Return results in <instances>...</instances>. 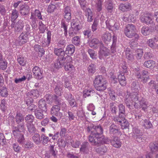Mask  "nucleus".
<instances>
[{
	"label": "nucleus",
	"instance_id": "nucleus-1",
	"mask_svg": "<svg viewBox=\"0 0 158 158\" xmlns=\"http://www.w3.org/2000/svg\"><path fill=\"white\" fill-rule=\"evenodd\" d=\"M54 53L56 55L60 57L57 60L56 62L54 64L55 68L59 69L64 66L65 71L69 73L71 72L74 69V66L71 64L73 59L71 56L67 55L65 57V51L61 48H55L54 49Z\"/></svg>",
	"mask_w": 158,
	"mask_h": 158
},
{
	"label": "nucleus",
	"instance_id": "nucleus-2",
	"mask_svg": "<svg viewBox=\"0 0 158 158\" xmlns=\"http://www.w3.org/2000/svg\"><path fill=\"white\" fill-rule=\"evenodd\" d=\"M101 139L89 142L92 145L95 146L94 148L95 152L101 155H104L107 152V147L105 144H109L110 139L109 138L104 139L102 138Z\"/></svg>",
	"mask_w": 158,
	"mask_h": 158
},
{
	"label": "nucleus",
	"instance_id": "nucleus-3",
	"mask_svg": "<svg viewBox=\"0 0 158 158\" xmlns=\"http://www.w3.org/2000/svg\"><path fill=\"white\" fill-rule=\"evenodd\" d=\"M18 124L17 126H15L14 122L12 124V134L15 138L17 139L18 143L23 144L24 143L25 139L23 134L21 132L24 131L25 130V123H22Z\"/></svg>",
	"mask_w": 158,
	"mask_h": 158
},
{
	"label": "nucleus",
	"instance_id": "nucleus-4",
	"mask_svg": "<svg viewBox=\"0 0 158 158\" xmlns=\"http://www.w3.org/2000/svg\"><path fill=\"white\" fill-rule=\"evenodd\" d=\"M94 130L91 131L89 135V142L95 141L96 140L101 139L102 138L104 139L108 138L105 137L103 135V129L100 125L96 126Z\"/></svg>",
	"mask_w": 158,
	"mask_h": 158
},
{
	"label": "nucleus",
	"instance_id": "nucleus-5",
	"mask_svg": "<svg viewBox=\"0 0 158 158\" xmlns=\"http://www.w3.org/2000/svg\"><path fill=\"white\" fill-rule=\"evenodd\" d=\"M106 81L102 76H97L94 81V86L96 89L99 91H103L106 88Z\"/></svg>",
	"mask_w": 158,
	"mask_h": 158
},
{
	"label": "nucleus",
	"instance_id": "nucleus-6",
	"mask_svg": "<svg viewBox=\"0 0 158 158\" xmlns=\"http://www.w3.org/2000/svg\"><path fill=\"white\" fill-rule=\"evenodd\" d=\"M136 29L135 26L134 25L129 24L126 26L125 28L124 33L128 37L132 38L134 36L135 39L137 40L139 37L135 32Z\"/></svg>",
	"mask_w": 158,
	"mask_h": 158
},
{
	"label": "nucleus",
	"instance_id": "nucleus-7",
	"mask_svg": "<svg viewBox=\"0 0 158 158\" xmlns=\"http://www.w3.org/2000/svg\"><path fill=\"white\" fill-rule=\"evenodd\" d=\"M99 48L98 56L100 59H103V56H107L110 54L109 49L104 47L103 44H101V46L100 45Z\"/></svg>",
	"mask_w": 158,
	"mask_h": 158
},
{
	"label": "nucleus",
	"instance_id": "nucleus-8",
	"mask_svg": "<svg viewBox=\"0 0 158 158\" xmlns=\"http://www.w3.org/2000/svg\"><path fill=\"white\" fill-rule=\"evenodd\" d=\"M60 105H54L52 106L51 110V114L56 116L59 120L63 116L62 113L60 111Z\"/></svg>",
	"mask_w": 158,
	"mask_h": 158
},
{
	"label": "nucleus",
	"instance_id": "nucleus-9",
	"mask_svg": "<svg viewBox=\"0 0 158 158\" xmlns=\"http://www.w3.org/2000/svg\"><path fill=\"white\" fill-rule=\"evenodd\" d=\"M134 106L135 108L137 109L142 108L143 110L145 111L148 108V102L144 99L142 98L139 100L138 102H135Z\"/></svg>",
	"mask_w": 158,
	"mask_h": 158
},
{
	"label": "nucleus",
	"instance_id": "nucleus-10",
	"mask_svg": "<svg viewBox=\"0 0 158 158\" xmlns=\"http://www.w3.org/2000/svg\"><path fill=\"white\" fill-rule=\"evenodd\" d=\"M109 131L110 134L117 135H121V132L119 127L116 125L112 124L110 127Z\"/></svg>",
	"mask_w": 158,
	"mask_h": 158
},
{
	"label": "nucleus",
	"instance_id": "nucleus-11",
	"mask_svg": "<svg viewBox=\"0 0 158 158\" xmlns=\"http://www.w3.org/2000/svg\"><path fill=\"white\" fill-rule=\"evenodd\" d=\"M32 71L36 79L40 80L43 77L42 71L37 66L34 67L33 68Z\"/></svg>",
	"mask_w": 158,
	"mask_h": 158
},
{
	"label": "nucleus",
	"instance_id": "nucleus-12",
	"mask_svg": "<svg viewBox=\"0 0 158 158\" xmlns=\"http://www.w3.org/2000/svg\"><path fill=\"white\" fill-rule=\"evenodd\" d=\"M140 19L142 22L146 24H151L153 26L155 25L154 23H152V19L150 17L149 15L147 14H143L141 15L140 18Z\"/></svg>",
	"mask_w": 158,
	"mask_h": 158
},
{
	"label": "nucleus",
	"instance_id": "nucleus-13",
	"mask_svg": "<svg viewBox=\"0 0 158 158\" xmlns=\"http://www.w3.org/2000/svg\"><path fill=\"white\" fill-rule=\"evenodd\" d=\"M54 85V90L55 93L59 96H60L61 94V90L63 89L62 82L58 81L56 83H55Z\"/></svg>",
	"mask_w": 158,
	"mask_h": 158
},
{
	"label": "nucleus",
	"instance_id": "nucleus-14",
	"mask_svg": "<svg viewBox=\"0 0 158 158\" xmlns=\"http://www.w3.org/2000/svg\"><path fill=\"white\" fill-rule=\"evenodd\" d=\"M149 147L151 152L156 154V158H158V141L151 143Z\"/></svg>",
	"mask_w": 158,
	"mask_h": 158
},
{
	"label": "nucleus",
	"instance_id": "nucleus-15",
	"mask_svg": "<svg viewBox=\"0 0 158 158\" xmlns=\"http://www.w3.org/2000/svg\"><path fill=\"white\" fill-rule=\"evenodd\" d=\"M133 133L134 134V137L137 139L138 142L142 140L141 138L143 134L141 131L137 127H134L133 130Z\"/></svg>",
	"mask_w": 158,
	"mask_h": 158
},
{
	"label": "nucleus",
	"instance_id": "nucleus-16",
	"mask_svg": "<svg viewBox=\"0 0 158 158\" xmlns=\"http://www.w3.org/2000/svg\"><path fill=\"white\" fill-rule=\"evenodd\" d=\"M63 14L64 15V18L66 20L69 21L71 18V7L69 6L65 7L63 10Z\"/></svg>",
	"mask_w": 158,
	"mask_h": 158
},
{
	"label": "nucleus",
	"instance_id": "nucleus-17",
	"mask_svg": "<svg viewBox=\"0 0 158 158\" xmlns=\"http://www.w3.org/2000/svg\"><path fill=\"white\" fill-rule=\"evenodd\" d=\"M89 43V45L91 47H94L96 45H97L98 47H99L101 46V44L103 43L100 42L99 40L96 38H91L89 39V41H88Z\"/></svg>",
	"mask_w": 158,
	"mask_h": 158
},
{
	"label": "nucleus",
	"instance_id": "nucleus-18",
	"mask_svg": "<svg viewBox=\"0 0 158 158\" xmlns=\"http://www.w3.org/2000/svg\"><path fill=\"white\" fill-rule=\"evenodd\" d=\"M111 145L116 148H118L121 146L122 143L119 139L117 137L114 136L113 139L111 140H110Z\"/></svg>",
	"mask_w": 158,
	"mask_h": 158
},
{
	"label": "nucleus",
	"instance_id": "nucleus-19",
	"mask_svg": "<svg viewBox=\"0 0 158 158\" xmlns=\"http://www.w3.org/2000/svg\"><path fill=\"white\" fill-rule=\"evenodd\" d=\"M118 114L119 117L123 118L125 116L126 108L124 105L122 103L118 104Z\"/></svg>",
	"mask_w": 158,
	"mask_h": 158
},
{
	"label": "nucleus",
	"instance_id": "nucleus-20",
	"mask_svg": "<svg viewBox=\"0 0 158 158\" xmlns=\"http://www.w3.org/2000/svg\"><path fill=\"white\" fill-rule=\"evenodd\" d=\"M131 87L133 92H137L140 89L139 84L137 81H135L132 82Z\"/></svg>",
	"mask_w": 158,
	"mask_h": 158
},
{
	"label": "nucleus",
	"instance_id": "nucleus-21",
	"mask_svg": "<svg viewBox=\"0 0 158 158\" xmlns=\"http://www.w3.org/2000/svg\"><path fill=\"white\" fill-rule=\"evenodd\" d=\"M26 96H30L33 99H36L39 96V91L36 89L31 90L26 94Z\"/></svg>",
	"mask_w": 158,
	"mask_h": 158
},
{
	"label": "nucleus",
	"instance_id": "nucleus-22",
	"mask_svg": "<svg viewBox=\"0 0 158 158\" xmlns=\"http://www.w3.org/2000/svg\"><path fill=\"white\" fill-rule=\"evenodd\" d=\"M123 74V73H119L118 75V79L120 85L122 86H124L126 84L127 81L125 76Z\"/></svg>",
	"mask_w": 158,
	"mask_h": 158
},
{
	"label": "nucleus",
	"instance_id": "nucleus-23",
	"mask_svg": "<svg viewBox=\"0 0 158 158\" xmlns=\"http://www.w3.org/2000/svg\"><path fill=\"white\" fill-rule=\"evenodd\" d=\"M121 127V128L123 130V132H127L129 131V123L125 120L123 121L122 122L120 125Z\"/></svg>",
	"mask_w": 158,
	"mask_h": 158
},
{
	"label": "nucleus",
	"instance_id": "nucleus-24",
	"mask_svg": "<svg viewBox=\"0 0 158 158\" xmlns=\"http://www.w3.org/2000/svg\"><path fill=\"white\" fill-rule=\"evenodd\" d=\"M26 125L30 134L33 135L35 133L36 129L33 124L32 123H26Z\"/></svg>",
	"mask_w": 158,
	"mask_h": 158
},
{
	"label": "nucleus",
	"instance_id": "nucleus-25",
	"mask_svg": "<svg viewBox=\"0 0 158 158\" xmlns=\"http://www.w3.org/2000/svg\"><path fill=\"white\" fill-rule=\"evenodd\" d=\"M38 106L41 110L45 112L47 111V106L46 102L43 99H41L38 102Z\"/></svg>",
	"mask_w": 158,
	"mask_h": 158
},
{
	"label": "nucleus",
	"instance_id": "nucleus-26",
	"mask_svg": "<svg viewBox=\"0 0 158 158\" xmlns=\"http://www.w3.org/2000/svg\"><path fill=\"white\" fill-rule=\"evenodd\" d=\"M79 20L77 19H73L71 23V26L73 27L77 32L81 28V26L79 24Z\"/></svg>",
	"mask_w": 158,
	"mask_h": 158
},
{
	"label": "nucleus",
	"instance_id": "nucleus-27",
	"mask_svg": "<svg viewBox=\"0 0 158 158\" xmlns=\"http://www.w3.org/2000/svg\"><path fill=\"white\" fill-rule=\"evenodd\" d=\"M158 38L155 37L153 39H149L148 41V45L152 48H154L157 45Z\"/></svg>",
	"mask_w": 158,
	"mask_h": 158
},
{
	"label": "nucleus",
	"instance_id": "nucleus-28",
	"mask_svg": "<svg viewBox=\"0 0 158 158\" xmlns=\"http://www.w3.org/2000/svg\"><path fill=\"white\" fill-rule=\"evenodd\" d=\"M75 50V46L73 44H69L67 46L65 52L66 55H72L74 53Z\"/></svg>",
	"mask_w": 158,
	"mask_h": 158
},
{
	"label": "nucleus",
	"instance_id": "nucleus-29",
	"mask_svg": "<svg viewBox=\"0 0 158 158\" xmlns=\"http://www.w3.org/2000/svg\"><path fill=\"white\" fill-rule=\"evenodd\" d=\"M24 26V23L22 20H19L15 24V31L17 32H19L22 30Z\"/></svg>",
	"mask_w": 158,
	"mask_h": 158
},
{
	"label": "nucleus",
	"instance_id": "nucleus-30",
	"mask_svg": "<svg viewBox=\"0 0 158 158\" xmlns=\"http://www.w3.org/2000/svg\"><path fill=\"white\" fill-rule=\"evenodd\" d=\"M15 122L17 124L24 123V118L22 114L17 112L15 116Z\"/></svg>",
	"mask_w": 158,
	"mask_h": 158
},
{
	"label": "nucleus",
	"instance_id": "nucleus-31",
	"mask_svg": "<svg viewBox=\"0 0 158 158\" xmlns=\"http://www.w3.org/2000/svg\"><path fill=\"white\" fill-rule=\"evenodd\" d=\"M129 96L131 98L133 102H135V103L136 102L139 101L140 98L139 97V95L137 93V92H134L130 93Z\"/></svg>",
	"mask_w": 158,
	"mask_h": 158
},
{
	"label": "nucleus",
	"instance_id": "nucleus-32",
	"mask_svg": "<svg viewBox=\"0 0 158 158\" xmlns=\"http://www.w3.org/2000/svg\"><path fill=\"white\" fill-rule=\"evenodd\" d=\"M131 7V4L129 3H127L125 4H120L119 8L122 11L124 12L130 9Z\"/></svg>",
	"mask_w": 158,
	"mask_h": 158
},
{
	"label": "nucleus",
	"instance_id": "nucleus-33",
	"mask_svg": "<svg viewBox=\"0 0 158 158\" xmlns=\"http://www.w3.org/2000/svg\"><path fill=\"white\" fill-rule=\"evenodd\" d=\"M20 13L22 15H26L29 13V7L27 6L22 5L20 7Z\"/></svg>",
	"mask_w": 158,
	"mask_h": 158
},
{
	"label": "nucleus",
	"instance_id": "nucleus-34",
	"mask_svg": "<svg viewBox=\"0 0 158 158\" xmlns=\"http://www.w3.org/2000/svg\"><path fill=\"white\" fill-rule=\"evenodd\" d=\"M43 111V110L37 109L34 111L36 118L40 120H41L44 117Z\"/></svg>",
	"mask_w": 158,
	"mask_h": 158
},
{
	"label": "nucleus",
	"instance_id": "nucleus-35",
	"mask_svg": "<svg viewBox=\"0 0 158 158\" xmlns=\"http://www.w3.org/2000/svg\"><path fill=\"white\" fill-rule=\"evenodd\" d=\"M89 143L88 142L84 143L81 145L80 148V151L84 153H87L89 151Z\"/></svg>",
	"mask_w": 158,
	"mask_h": 158
},
{
	"label": "nucleus",
	"instance_id": "nucleus-36",
	"mask_svg": "<svg viewBox=\"0 0 158 158\" xmlns=\"http://www.w3.org/2000/svg\"><path fill=\"white\" fill-rule=\"evenodd\" d=\"M28 34L22 32L19 36V39L22 41L23 44L27 43L28 40Z\"/></svg>",
	"mask_w": 158,
	"mask_h": 158
},
{
	"label": "nucleus",
	"instance_id": "nucleus-37",
	"mask_svg": "<svg viewBox=\"0 0 158 158\" xmlns=\"http://www.w3.org/2000/svg\"><path fill=\"white\" fill-rule=\"evenodd\" d=\"M96 66L94 64H91L87 68V70L89 74L91 75L94 74L96 71Z\"/></svg>",
	"mask_w": 158,
	"mask_h": 158
},
{
	"label": "nucleus",
	"instance_id": "nucleus-38",
	"mask_svg": "<svg viewBox=\"0 0 158 158\" xmlns=\"http://www.w3.org/2000/svg\"><path fill=\"white\" fill-rule=\"evenodd\" d=\"M142 123L143 124L142 126L145 129H150L152 128L153 127V125L149 119H145Z\"/></svg>",
	"mask_w": 158,
	"mask_h": 158
},
{
	"label": "nucleus",
	"instance_id": "nucleus-39",
	"mask_svg": "<svg viewBox=\"0 0 158 158\" xmlns=\"http://www.w3.org/2000/svg\"><path fill=\"white\" fill-rule=\"evenodd\" d=\"M110 110L113 115H116L117 112V107L116 105V103L111 102L109 104Z\"/></svg>",
	"mask_w": 158,
	"mask_h": 158
},
{
	"label": "nucleus",
	"instance_id": "nucleus-40",
	"mask_svg": "<svg viewBox=\"0 0 158 158\" xmlns=\"http://www.w3.org/2000/svg\"><path fill=\"white\" fill-rule=\"evenodd\" d=\"M86 16H87V21L88 22L92 21L94 18L93 16V14L91 10L90 9L87 10L86 13Z\"/></svg>",
	"mask_w": 158,
	"mask_h": 158
},
{
	"label": "nucleus",
	"instance_id": "nucleus-41",
	"mask_svg": "<svg viewBox=\"0 0 158 158\" xmlns=\"http://www.w3.org/2000/svg\"><path fill=\"white\" fill-rule=\"evenodd\" d=\"M32 137V139L34 142L37 144H39L41 143V138L40 135L38 133H35Z\"/></svg>",
	"mask_w": 158,
	"mask_h": 158
},
{
	"label": "nucleus",
	"instance_id": "nucleus-42",
	"mask_svg": "<svg viewBox=\"0 0 158 158\" xmlns=\"http://www.w3.org/2000/svg\"><path fill=\"white\" fill-rule=\"evenodd\" d=\"M155 62L154 61L149 60L145 61L144 63V65L147 68L152 69L153 67V65L155 64Z\"/></svg>",
	"mask_w": 158,
	"mask_h": 158
},
{
	"label": "nucleus",
	"instance_id": "nucleus-43",
	"mask_svg": "<svg viewBox=\"0 0 158 158\" xmlns=\"http://www.w3.org/2000/svg\"><path fill=\"white\" fill-rule=\"evenodd\" d=\"M110 38L111 34L109 32H106L103 35L102 39L105 43L109 42L110 40Z\"/></svg>",
	"mask_w": 158,
	"mask_h": 158
},
{
	"label": "nucleus",
	"instance_id": "nucleus-44",
	"mask_svg": "<svg viewBox=\"0 0 158 158\" xmlns=\"http://www.w3.org/2000/svg\"><path fill=\"white\" fill-rule=\"evenodd\" d=\"M106 8L108 12H111L112 11L113 6L111 0H109L107 1V5H106Z\"/></svg>",
	"mask_w": 158,
	"mask_h": 158
},
{
	"label": "nucleus",
	"instance_id": "nucleus-45",
	"mask_svg": "<svg viewBox=\"0 0 158 158\" xmlns=\"http://www.w3.org/2000/svg\"><path fill=\"white\" fill-rule=\"evenodd\" d=\"M40 138L41 142H42L43 144H47L48 142L50 140L49 137L46 136L43 133L41 134Z\"/></svg>",
	"mask_w": 158,
	"mask_h": 158
},
{
	"label": "nucleus",
	"instance_id": "nucleus-46",
	"mask_svg": "<svg viewBox=\"0 0 158 158\" xmlns=\"http://www.w3.org/2000/svg\"><path fill=\"white\" fill-rule=\"evenodd\" d=\"M19 13L16 9L13 10L12 11L11 17V20L15 21L18 17Z\"/></svg>",
	"mask_w": 158,
	"mask_h": 158
},
{
	"label": "nucleus",
	"instance_id": "nucleus-47",
	"mask_svg": "<svg viewBox=\"0 0 158 158\" xmlns=\"http://www.w3.org/2000/svg\"><path fill=\"white\" fill-rule=\"evenodd\" d=\"M124 102L127 106L129 108L131 109V107L132 106L133 101L131 98L129 96H128V97L126 96Z\"/></svg>",
	"mask_w": 158,
	"mask_h": 158
},
{
	"label": "nucleus",
	"instance_id": "nucleus-48",
	"mask_svg": "<svg viewBox=\"0 0 158 158\" xmlns=\"http://www.w3.org/2000/svg\"><path fill=\"white\" fill-rule=\"evenodd\" d=\"M34 99L30 96H26L24 99V102L27 106L30 105L33 102Z\"/></svg>",
	"mask_w": 158,
	"mask_h": 158
},
{
	"label": "nucleus",
	"instance_id": "nucleus-49",
	"mask_svg": "<svg viewBox=\"0 0 158 158\" xmlns=\"http://www.w3.org/2000/svg\"><path fill=\"white\" fill-rule=\"evenodd\" d=\"M72 42L76 46H78L80 44V38L79 36H75L73 38Z\"/></svg>",
	"mask_w": 158,
	"mask_h": 158
},
{
	"label": "nucleus",
	"instance_id": "nucleus-50",
	"mask_svg": "<svg viewBox=\"0 0 158 158\" xmlns=\"http://www.w3.org/2000/svg\"><path fill=\"white\" fill-rule=\"evenodd\" d=\"M141 32L144 35H147L149 34V28L148 27L143 26L141 29Z\"/></svg>",
	"mask_w": 158,
	"mask_h": 158
},
{
	"label": "nucleus",
	"instance_id": "nucleus-51",
	"mask_svg": "<svg viewBox=\"0 0 158 158\" xmlns=\"http://www.w3.org/2000/svg\"><path fill=\"white\" fill-rule=\"evenodd\" d=\"M114 23L113 20H107L106 22V27L109 30H112L114 26Z\"/></svg>",
	"mask_w": 158,
	"mask_h": 158
},
{
	"label": "nucleus",
	"instance_id": "nucleus-52",
	"mask_svg": "<svg viewBox=\"0 0 158 158\" xmlns=\"http://www.w3.org/2000/svg\"><path fill=\"white\" fill-rule=\"evenodd\" d=\"M55 95H52L50 94H47L45 96L46 100L49 103H52L54 101V98Z\"/></svg>",
	"mask_w": 158,
	"mask_h": 158
},
{
	"label": "nucleus",
	"instance_id": "nucleus-53",
	"mask_svg": "<svg viewBox=\"0 0 158 158\" xmlns=\"http://www.w3.org/2000/svg\"><path fill=\"white\" fill-rule=\"evenodd\" d=\"M88 52L92 59H97V54L94 50L89 49L88 50Z\"/></svg>",
	"mask_w": 158,
	"mask_h": 158
},
{
	"label": "nucleus",
	"instance_id": "nucleus-54",
	"mask_svg": "<svg viewBox=\"0 0 158 158\" xmlns=\"http://www.w3.org/2000/svg\"><path fill=\"white\" fill-rule=\"evenodd\" d=\"M0 94L2 97H6L8 95V91L6 87H3L0 89Z\"/></svg>",
	"mask_w": 158,
	"mask_h": 158
},
{
	"label": "nucleus",
	"instance_id": "nucleus-55",
	"mask_svg": "<svg viewBox=\"0 0 158 158\" xmlns=\"http://www.w3.org/2000/svg\"><path fill=\"white\" fill-rule=\"evenodd\" d=\"M7 103L5 100H2L0 104L1 109L3 112H5L7 109Z\"/></svg>",
	"mask_w": 158,
	"mask_h": 158
},
{
	"label": "nucleus",
	"instance_id": "nucleus-56",
	"mask_svg": "<svg viewBox=\"0 0 158 158\" xmlns=\"http://www.w3.org/2000/svg\"><path fill=\"white\" fill-rule=\"evenodd\" d=\"M49 152L50 154L54 157L56 156L57 151L54 149V146L51 145L49 147Z\"/></svg>",
	"mask_w": 158,
	"mask_h": 158
},
{
	"label": "nucleus",
	"instance_id": "nucleus-57",
	"mask_svg": "<svg viewBox=\"0 0 158 158\" xmlns=\"http://www.w3.org/2000/svg\"><path fill=\"white\" fill-rule=\"evenodd\" d=\"M125 52L126 57L128 59V60L132 61L134 59V57L133 55L130 53V52L129 50L127 48Z\"/></svg>",
	"mask_w": 158,
	"mask_h": 158
},
{
	"label": "nucleus",
	"instance_id": "nucleus-58",
	"mask_svg": "<svg viewBox=\"0 0 158 158\" xmlns=\"http://www.w3.org/2000/svg\"><path fill=\"white\" fill-rule=\"evenodd\" d=\"M34 117L30 114H28L25 118V120L27 122V123H32L33 122Z\"/></svg>",
	"mask_w": 158,
	"mask_h": 158
},
{
	"label": "nucleus",
	"instance_id": "nucleus-59",
	"mask_svg": "<svg viewBox=\"0 0 158 158\" xmlns=\"http://www.w3.org/2000/svg\"><path fill=\"white\" fill-rule=\"evenodd\" d=\"M77 31L74 28V27L71 26L69 30V35L70 36L73 37L76 35Z\"/></svg>",
	"mask_w": 158,
	"mask_h": 158
},
{
	"label": "nucleus",
	"instance_id": "nucleus-60",
	"mask_svg": "<svg viewBox=\"0 0 158 158\" xmlns=\"http://www.w3.org/2000/svg\"><path fill=\"white\" fill-rule=\"evenodd\" d=\"M68 102L69 106L72 107H76L77 106V103L74 98L69 101Z\"/></svg>",
	"mask_w": 158,
	"mask_h": 158
},
{
	"label": "nucleus",
	"instance_id": "nucleus-61",
	"mask_svg": "<svg viewBox=\"0 0 158 158\" xmlns=\"http://www.w3.org/2000/svg\"><path fill=\"white\" fill-rule=\"evenodd\" d=\"M149 76H142L139 81L143 84H145L149 80Z\"/></svg>",
	"mask_w": 158,
	"mask_h": 158
},
{
	"label": "nucleus",
	"instance_id": "nucleus-62",
	"mask_svg": "<svg viewBox=\"0 0 158 158\" xmlns=\"http://www.w3.org/2000/svg\"><path fill=\"white\" fill-rule=\"evenodd\" d=\"M103 2V0H98V2L96 4V7L98 11H101L102 9V2Z\"/></svg>",
	"mask_w": 158,
	"mask_h": 158
},
{
	"label": "nucleus",
	"instance_id": "nucleus-63",
	"mask_svg": "<svg viewBox=\"0 0 158 158\" xmlns=\"http://www.w3.org/2000/svg\"><path fill=\"white\" fill-rule=\"evenodd\" d=\"M124 118L125 117H124L123 118L119 117V114H118V116L114 117L113 120L114 122H117L118 124L120 125L122 122L124 120Z\"/></svg>",
	"mask_w": 158,
	"mask_h": 158
},
{
	"label": "nucleus",
	"instance_id": "nucleus-64",
	"mask_svg": "<svg viewBox=\"0 0 158 158\" xmlns=\"http://www.w3.org/2000/svg\"><path fill=\"white\" fill-rule=\"evenodd\" d=\"M136 57L138 59H140L143 55V52L142 49H138L135 50Z\"/></svg>",
	"mask_w": 158,
	"mask_h": 158
}]
</instances>
